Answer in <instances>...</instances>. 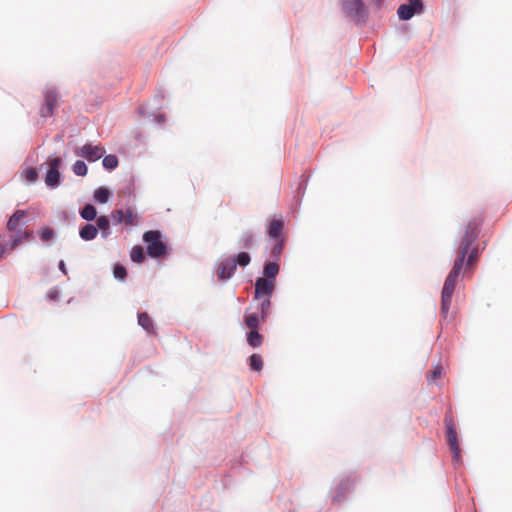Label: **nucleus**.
<instances>
[{
    "instance_id": "0eeeda50",
    "label": "nucleus",
    "mask_w": 512,
    "mask_h": 512,
    "mask_svg": "<svg viewBox=\"0 0 512 512\" xmlns=\"http://www.w3.org/2000/svg\"><path fill=\"white\" fill-rule=\"evenodd\" d=\"M235 270V261L228 257L219 263L216 274L218 279L227 280L234 274Z\"/></svg>"
},
{
    "instance_id": "20e7f679",
    "label": "nucleus",
    "mask_w": 512,
    "mask_h": 512,
    "mask_svg": "<svg viewBox=\"0 0 512 512\" xmlns=\"http://www.w3.org/2000/svg\"><path fill=\"white\" fill-rule=\"evenodd\" d=\"M62 160L59 157L49 159V169L46 174L45 183L49 187H55L60 182L59 168Z\"/></svg>"
},
{
    "instance_id": "6ab92c4d",
    "label": "nucleus",
    "mask_w": 512,
    "mask_h": 512,
    "mask_svg": "<svg viewBox=\"0 0 512 512\" xmlns=\"http://www.w3.org/2000/svg\"><path fill=\"white\" fill-rule=\"evenodd\" d=\"M397 13H398L399 18L402 19V20H409L415 14L414 10L412 9V7L409 6L408 4H402L398 8Z\"/></svg>"
},
{
    "instance_id": "bb28decb",
    "label": "nucleus",
    "mask_w": 512,
    "mask_h": 512,
    "mask_svg": "<svg viewBox=\"0 0 512 512\" xmlns=\"http://www.w3.org/2000/svg\"><path fill=\"white\" fill-rule=\"evenodd\" d=\"M250 367L252 370L261 371L263 368V360L261 355L252 354L250 356Z\"/></svg>"
},
{
    "instance_id": "f8f14e48",
    "label": "nucleus",
    "mask_w": 512,
    "mask_h": 512,
    "mask_svg": "<svg viewBox=\"0 0 512 512\" xmlns=\"http://www.w3.org/2000/svg\"><path fill=\"white\" fill-rule=\"evenodd\" d=\"M14 232L15 234L11 236V250L15 249L32 236V232L27 230H17Z\"/></svg>"
},
{
    "instance_id": "39448f33",
    "label": "nucleus",
    "mask_w": 512,
    "mask_h": 512,
    "mask_svg": "<svg viewBox=\"0 0 512 512\" xmlns=\"http://www.w3.org/2000/svg\"><path fill=\"white\" fill-rule=\"evenodd\" d=\"M275 284L276 283L272 282V279H264L262 277L256 279L254 292L255 299L260 300L266 296L272 297L275 290Z\"/></svg>"
},
{
    "instance_id": "9d476101",
    "label": "nucleus",
    "mask_w": 512,
    "mask_h": 512,
    "mask_svg": "<svg viewBox=\"0 0 512 512\" xmlns=\"http://www.w3.org/2000/svg\"><path fill=\"white\" fill-rule=\"evenodd\" d=\"M284 222L282 219H272L267 225V234L272 239H282Z\"/></svg>"
},
{
    "instance_id": "b1692460",
    "label": "nucleus",
    "mask_w": 512,
    "mask_h": 512,
    "mask_svg": "<svg viewBox=\"0 0 512 512\" xmlns=\"http://www.w3.org/2000/svg\"><path fill=\"white\" fill-rule=\"evenodd\" d=\"M231 258L235 261V267H237V265L245 267L251 261L250 255L247 252H240L235 257Z\"/></svg>"
},
{
    "instance_id": "aec40b11",
    "label": "nucleus",
    "mask_w": 512,
    "mask_h": 512,
    "mask_svg": "<svg viewBox=\"0 0 512 512\" xmlns=\"http://www.w3.org/2000/svg\"><path fill=\"white\" fill-rule=\"evenodd\" d=\"M271 307V297H263L260 303L261 321L264 322L269 315Z\"/></svg>"
},
{
    "instance_id": "cd10ccee",
    "label": "nucleus",
    "mask_w": 512,
    "mask_h": 512,
    "mask_svg": "<svg viewBox=\"0 0 512 512\" xmlns=\"http://www.w3.org/2000/svg\"><path fill=\"white\" fill-rule=\"evenodd\" d=\"M72 169L73 172L78 176H85L88 171L86 164L81 160L76 161Z\"/></svg>"
},
{
    "instance_id": "e433bc0d",
    "label": "nucleus",
    "mask_w": 512,
    "mask_h": 512,
    "mask_svg": "<svg viewBox=\"0 0 512 512\" xmlns=\"http://www.w3.org/2000/svg\"><path fill=\"white\" fill-rule=\"evenodd\" d=\"M59 269L64 273V274H67V271H66V266H65V263L63 260L60 261L59 263Z\"/></svg>"
},
{
    "instance_id": "72a5a7b5",
    "label": "nucleus",
    "mask_w": 512,
    "mask_h": 512,
    "mask_svg": "<svg viewBox=\"0 0 512 512\" xmlns=\"http://www.w3.org/2000/svg\"><path fill=\"white\" fill-rule=\"evenodd\" d=\"M37 171L35 168H30L25 171V177L28 182H34L37 179Z\"/></svg>"
},
{
    "instance_id": "f257e3e1",
    "label": "nucleus",
    "mask_w": 512,
    "mask_h": 512,
    "mask_svg": "<svg viewBox=\"0 0 512 512\" xmlns=\"http://www.w3.org/2000/svg\"><path fill=\"white\" fill-rule=\"evenodd\" d=\"M483 223L481 217L472 218L466 225L465 232L459 241L457 256L453 267L445 279L441 293V313L446 317L449 313L455 285L466 260V268H472L478 261L480 251L476 243L479 229Z\"/></svg>"
},
{
    "instance_id": "c85d7f7f",
    "label": "nucleus",
    "mask_w": 512,
    "mask_h": 512,
    "mask_svg": "<svg viewBox=\"0 0 512 512\" xmlns=\"http://www.w3.org/2000/svg\"><path fill=\"white\" fill-rule=\"evenodd\" d=\"M54 236V231L49 227H43L39 230V237L41 241L47 242Z\"/></svg>"
},
{
    "instance_id": "dca6fc26",
    "label": "nucleus",
    "mask_w": 512,
    "mask_h": 512,
    "mask_svg": "<svg viewBox=\"0 0 512 512\" xmlns=\"http://www.w3.org/2000/svg\"><path fill=\"white\" fill-rule=\"evenodd\" d=\"M138 324L147 332L154 331L152 319L146 312H142L138 315Z\"/></svg>"
},
{
    "instance_id": "423d86ee",
    "label": "nucleus",
    "mask_w": 512,
    "mask_h": 512,
    "mask_svg": "<svg viewBox=\"0 0 512 512\" xmlns=\"http://www.w3.org/2000/svg\"><path fill=\"white\" fill-rule=\"evenodd\" d=\"M44 99L45 103L40 109V114L43 118H47L53 114L54 109L58 106V95L54 90H48Z\"/></svg>"
},
{
    "instance_id": "4be33fe9",
    "label": "nucleus",
    "mask_w": 512,
    "mask_h": 512,
    "mask_svg": "<svg viewBox=\"0 0 512 512\" xmlns=\"http://www.w3.org/2000/svg\"><path fill=\"white\" fill-rule=\"evenodd\" d=\"M130 256L133 262L142 263L145 259L143 247L139 245L134 246L131 250Z\"/></svg>"
},
{
    "instance_id": "1a4fd4ad",
    "label": "nucleus",
    "mask_w": 512,
    "mask_h": 512,
    "mask_svg": "<svg viewBox=\"0 0 512 512\" xmlns=\"http://www.w3.org/2000/svg\"><path fill=\"white\" fill-rule=\"evenodd\" d=\"M343 9L351 17H361L364 12L362 0H343Z\"/></svg>"
},
{
    "instance_id": "2eb2a0df",
    "label": "nucleus",
    "mask_w": 512,
    "mask_h": 512,
    "mask_svg": "<svg viewBox=\"0 0 512 512\" xmlns=\"http://www.w3.org/2000/svg\"><path fill=\"white\" fill-rule=\"evenodd\" d=\"M247 342L251 347H260L263 342V336L257 331V329L251 330L247 335Z\"/></svg>"
},
{
    "instance_id": "393cba45",
    "label": "nucleus",
    "mask_w": 512,
    "mask_h": 512,
    "mask_svg": "<svg viewBox=\"0 0 512 512\" xmlns=\"http://www.w3.org/2000/svg\"><path fill=\"white\" fill-rule=\"evenodd\" d=\"M102 164L104 168L113 170L118 166V158L115 155H107L103 158Z\"/></svg>"
},
{
    "instance_id": "c756f323",
    "label": "nucleus",
    "mask_w": 512,
    "mask_h": 512,
    "mask_svg": "<svg viewBox=\"0 0 512 512\" xmlns=\"http://www.w3.org/2000/svg\"><path fill=\"white\" fill-rule=\"evenodd\" d=\"M275 240V244L271 250V253L273 256L275 257H279L283 251V247H284V239H274Z\"/></svg>"
},
{
    "instance_id": "f03ea898",
    "label": "nucleus",
    "mask_w": 512,
    "mask_h": 512,
    "mask_svg": "<svg viewBox=\"0 0 512 512\" xmlns=\"http://www.w3.org/2000/svg\"><path fill=\"white\" fill-rule=\"evenodd\" d=\"M143 240L147 245V253L153 258L163 257L167 254V246L162 241V234L157 230L144 233Z\"/></svg>"
},
{
    "instance_id": "4c0bfd02",
    "label": "nucleus",
    "mask_w": 512,
    "mask_h": 512,
    "mask_svg": "<svg viewBox=\"0 0 512 512\" xmlns=\"http://www.w3.org/2000/svg\"><path fill=\"white\" fill-rule=\"evenodd\" d=\"M5 248L3 247V245L0 243V259L4 257L5 255Z\"/></svg>"
},
{
    "instance_id": "58836bf2",
    "label": "nucleus",
    "mask_w": 512,
    "mask_h": 512,
    "mask_svg": "<svg viewBox=\"0 0 512 512\" xmlns=\"http://www.w3.org/2000/svg\"><path fill=\"white\" fill-rule=\"evenodd\" d=\"M376 1H377V3H380L381 0H376Z\"/></svg>"
},
{
    "instance_id": "412c9836",
    "label": "nucleus",
    "mask_w": 512,
    "mask_h": 512,
    "mask_svg": "<svg viewBox=\"0 0 512 512\" xmlns=\"http://www.w3.org/2000/svg\"><path fill=\"white\" fill-rule=\"evenodd\" d=\"M80 215L83 219L91 221L94 220L97 212L93 205L87 204L83 207V209L80 211Z\"/></svg>"
},
{
    "instance_id": "5701e85b",
    "label": "nucleus",
    "mask_w": 512,
    "mask_h": 512,
    "mask_svg": "<svg viewBox=\"0 0 512 512\" xmlns=\"http://www.w3.org/2000/svg\"><path fill=\"white\" fill-rule=\"evenodd\" d=\"M139 222V217L136 213H134L131 209L125 210V216L123 223L127 226L137 225Z\"/></svg>"
},
{
    "instance_id": "f3484780",
    "label": "nucleus",
    "mask_w": 512,
    "mask_h": 512,
    "mask_svg": "<svg viewBox=\"0 0 512 512\" xmlns=\"http://www.w3.org/2000/svg\"><path fill=\"white\" fill-rule=\"evenodd\" d=\"M244 321L248 328L254 330L259 327L261 316L259 317L258 314L256 313L246 314L244 317Z\"/></svg>"
},
{
    "instance_id": "ddd939ff",
    "label": "nucleus",
    "mask_w": 512,
    "mask_h": 512,
    "mask_svg": "<svg viewBox=\"0 0 512 512\" xmlns=\"http://www.w3.org/2000/svg\"><path fill=\"white\" fill-rule=\"evenodd\" d=\"M280 270L279 265L276 262H269L265 264L263 274L264 279H272V282L276 283V276Z\"/></svg>"
},
{
    "instance_id": "7ed1b4c3",
    "label": "nucleus",
    "mask_w": 512,
    "mask_h": 512,
    "mask_svg": "<svg viewBox=\"0 0 512 512\" xmlns=\"http://www.w3.org/2000/svg\"><path fill=\"white\" fill-rule=\"evenodd\" d=\"M446 427L447 444L453 452V459L456 462L461 461V450L458 441L456 426L451 413H447L444 417Z\"/></svg>"
},
{
    "instance_id": "c9c22d12",
    "label": "nucleus",
    "mask_w": 512,
    "mask_h": 512,
    "mask_svg": "<svg viewBox=\"0 0 512 512\" xmlns=\"http://www.w3.org/2000/svg\"><path fill=\"white\" fill-rule=\"evenodd\" d=\"M252 242H253V235L246 234V235L243 236V245H244V247H250Z\"/></svg>"
},
{
    "instance_id": "a211bd4d",
    "label": "nucleus",
    "mask_w": 512,
    "mask_h": 512,
    "mask_svg": "<svg viewBox=\"0 0 512 512\" xmlns=\"http://www.w3.org/2000/svg\"><path fill=\"white\" fill-rule=\"evenodd\" d=\"M110 197V191L107 188L99 187L94 192V199L95 201L104 204L109 200Z\"/></svg>"
},
{
    "instance_id": "7c9ffc66",
    "label": "nucleus",
    "mask_w": 512,
    "mask_h": 512,
    "mask_svg": "<svg viewBox=\"0 0 512 512\" xmlns=\"http://www.w3.org/2000/svg\"><path fill=\"white\" fill-rule=\"evenodd\" d=\"M442 375V366L437 364L434 366L433 371L427 376L429 382H434L439 379Z\"/></svg>"
},
{
    "instance_id": "a878e982",
    "label": "nucleus",
    "mask_w": 512,
    "mask_h": 512,
    "mask_svg": "<svg viewBox=\"0 0 512 512\" xmlns=\"http://www.w3.org/2000/svg\"><path fill=\"white\" fill-rule=\"evenodd\" d=\"M97 226L99 229L102 230V235L104 237H107L109 235V226H110V221L108 219V217L106 216H100L98 219H97Z\"/></svg>"
},
{
    "instance_id": "f704fd0d",
    "label": "nucleus",
    "mask_w": 512,
    "mask_h": 512,
    "mask_svg": "<svg viewBox=\"0 0 512 512\" xmlns=\"http://www.w3.org/2000/svg\"><path fill=\"white\" fill-rule=\"evenodd\" d=\"M407 4L412 7L414 13L421 12L423 9V4L421 0H409Z\"/></svg>"
},
{
    "instance_id": "6e6552de",
    "label": "nucleus",
    "mask_w": 512,
    "mask_h": 512,
    "mask_svg": "<svg viewBox=\"0 0 512 512\" xmlns=\"http://www.w3.org/2000/svg\"><path fill=\"white\" fill-rule=\"evenodd\" d=\"M104 152V148L99 145L94 146L91 144H86L81 148L79 155L86 158L88 161L94 162L100 159Z\"/></svg>"
},
{
    "instance_id": "9b49d317",
    "label": "nucleus",
    "mask_w": 512,
    "mask_h": 512,
    "mask_svg": "<svg viewBox=\"0 0 512 512\" xmlns=\"http://www.w3.org/2000/svg\"><path fill=\"white\" fill-rule=\"evenodd\" d=\"M27 216V212L24 210H17L13 213V215L9 218L7 222V229L10 232H14L18 230V227L21 223H23L24 219Z\"/></svg>"
},
{
    "instance_id": "2f4dec72",
    "label": "nucleus",
    "mask_w": 512,
    "mask_h": 512,
    "mask_svg": "<svg viewBox=\"0 0 512 512\" xmlns=\"http://www.w3.org/2000/svg\"><path fill=\"white\" fill-rule=\"evenodd\" d=\"M113 273H114L115 278L120 279V280H124L127 276L126 268L121 265H116L114 267Z\"/></svg>"
},
{
    "instance_id": "473e14b6",
    "label": "nucleus",
    "mask_w": 512,
    "mask_h": 512,
    "mask_svg": "<svg viewBox=\"0 0 512 512\" xmlns=\"http://www.w3.org/2000/svg\"><path fill=\"white\" fill-rule=\"evenodd\" d=\"M125 216V211L122 209H117L112 212V220L116 223H123Z\"/></svg>"
},
{
    "instance_id": "4468645a",
    "label": "nucleus",
    "mask_w": 512,
    "mask_h": 512,
    "mask_svg": "<svg viewBox=\"0 0 512 512\" xmlns=\"http://www.w3.org/2000/svg\"><path fill=\"white\" fill-rule=\"evenodd\" d=\"M98 234L97 228L92 224H86L80 229L79 235L85 241L93 240Z\"/></svg>"
}]
</instances>
